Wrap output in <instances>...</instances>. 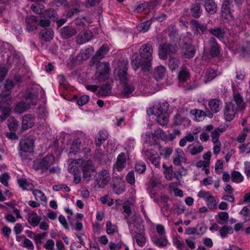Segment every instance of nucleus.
Wrapping results in <instances>:
<instances>
[{
    "label": "nucleus",
    "mask_w": 250,
    "mask_h": 250,
    "mask_svg": "<svg viewBox=\"0 0 250 250\" xmlns=\"http://www.w3.org/2000/svg\"><path fill=\"white\" fill-rule=\"evenodd\" d=\"M50 23V20L42 13L40 16V20L38 22V25L42 27H49Z\"/></svg>",
    "instance_id": "nucleus-38"
},
{
    "label": "nucleus",
    "mask_w": 250,
    "mask_h": 250,
    "mask_svg": "<svg viewBox=\"0 0 250 250\" xmlns=\"http://www.w3.org/2000/svg\"><path fill=\"white\" fill-rule=\"evenodd\" d=\"M133 242H136L139 247H142L145 245L146 242V237L145 236L143 227L139 232L135 233L133 237Z\"/></svg>",
    "instance_id": "nucleus-18"
},
{
    "label": "nucleus",
    "mask_w": 250,
    "mask_h": 250,
    "mask_svg": "<svg viewBox=\"0 0 250 250\" xmlns=\"http://www.w3.org/2000/svg\"><path fill=\"white\" fill-rule=\"evenodd\" d=\"M81 143L78 141H74L70 147V153H75L78 152L80 148Z\"/></svg>",
    "instance_id": "nucleus-57"
},
{
    "label": "nucleus",
    "mask_w": 250,
    "mask_h": 250,
    "mask_svg": "<svg viewBox=\"0 0 250 250\" xmlns=\"http://www.w3.org/2000/svg\"><path fill=\"white\" fill-rule=\"evenodd\" d=\"M166 74V68L162 65L155 68L153 72V77L157 81L161 80L165 76Z\"/></svg>",
    "instance_id": "nucleus-26"
},
{
    "label": "nucleus",
    "mask_w": 250,
    "mask_h": 250,
    "mask_svg": "<svg viewBox=\"0 0 250 250\" xmlns=\"http://www.w3.org/2000/svg\"><path fill=\"white\" fill-rule=\"evenodd\" d=\"M83 178L89 181L92 178L91 173L94 171V167L91 160H88L83 163Z\"/></svg>",
    "instance_id": "nucleus-9"
},
{
    "label": "nucleus",
    "mask_w": 250,
    "mask_h": 250,
    "mask_svg": "<svg viewBox=\"0 0 250 250\" xmlns=\"http://www.w3.org/2000/svg\"><path fill=\"white\" fill-rule=\"evenodd\" d=\"M190 77V73L188 69L183 65L178 73V78L180 82H185Z\"/></svg>",
    "instance_id": "nucleus-27"
},
{
    "label": "nucleus",
    "mask_w": 250,
    "mask_h": 250,
    "mask_svg": "<svg viewBox=\"0 0 250 250\" xmlns=\"http://www.w3.org/2000/svg\"><path fill=\"white\" fill-rule=\"evenodd\" d=\"M99 136L96 139V145L100 147L103 143L108 138V134L106 131H100L99 133Z\"/></svg>",
    "instance_id": "nucleus-32"
},
{
    "label": "nucleus",
    "mask_w": 250,
    "mask_h": 250,
    "mask_svg": "<svg viewBox=\"0 0 250 250\" xmlns=\"http://www.w3.org/2000/svg\"><path fill=\"white\" fill-rule=\"evenodd\" d=\"M93 33L90 30L81 31L77 36L76 39L78 43L82 44L88 42L92 37Z\"/></svg>",
    "instance_id": "nucleus-17"
},
{
    "label": "nucleus",
    "mask_w": 250,
    "mask_h": 250,
    "mask_svg": "<svg viewBox=\"0 0 250 250\" xmlns=\"http://www.w3.org/2000/svg\"><path fill=\"white\" fill-rule=\"evenodd\" d=\"M240 213L242 215L245 222L250 220V212L247 207H243Z\"/></svg>",
    "instance_id": "nucleus-51"
},
{
    "label": "nucleus",
    "mask_w": 250,
    "mask_h": 250,
    "mask_svg": "<svg viewBox=\"0 0 250 250\" xmlns=\"http://www.w3.org/2000/svg\"><path fill=\"white\" fill-rule=\"evenodd\" d=\"M242 97L239 93H234L233 100L226 104L224 109V117L226 121L232 120L238 111L245 108Z\"/></svg>",
    "instance_id": "nucleus-3"
},
{
    "label": "nucleus",
    "mask_w": 250,
    "mask_h": 250,
    "mask_svg": "<svg viewBox=\"0 0 250 250\" xmlns=\"http://www.w3.org/2000/svg\"><path fill=\"white\" fill-rule=\"evenodd\" d=\"M117 227L111 224L110 221H108L106 225V232L108 234H113L117 231Z\"/></svg>",
    "instance_id": "nucleus-48"
},
{
    "label": "nucleus",
    "mask_w": 250,
    "mask_h": 250,
    "mask_svg": "<svg viewBox=\"0 0 250 250\" xmlns=\"http://www.w3.org/2000/svg\"><path fill=\"white\" fill-rule=\"evenodd\" d=\"M216 74L214 70L210 68L207 69L204 76V83H206L208 82L211 81L216 77Z\"/></svg>",
    "instance_id": "nucleus-33"
},
{
    "label": "nucleus",
    "mask_w": 250,
    "mask_h": 250,
    "mask_svg": "<svg viewBox=\"0 0 250 250\" xmlns=\"http://www.w3.org/2000/svg\"><path fill=\"white\" fill-rule=\"evenodd\" d=\"M151 240L153 243L158 247H164L168 243L166 235H158L154 234L151 236Z\"/></svg>",
    "instance_id": "nucleus-15"
},
{
    "label": "nucleus",
    "mask_w": 250,
    "mask_h": 250,
    "mask_svg": "<svg viewBox=\"0 0 250 250\" xmlns=\"http://www.w3.org/2000/svg\"><path fill=\"white\" fill-rule=\"evenodd\" d=\"M179 60L174 57L169 56V60L168 62L169 67L172 70H175L179 66Z\"/></svg>",
    "instance_id": "nucleus-42"
},
{
    "label": "nucleus",
    "mask_w": 250,
    "mask_h": 250,
    "mask_svg": "<svg viewBox=\"0 0 250 250\" xmlns=\"http://www.w3.org/2000/svg\"><path fill=\"white\" fill-rule=\"evenodd\" d=\"M30 107V104H28L24 102H20L15 106L14 111L18 113H22Z\"/></svg>",
    "instance_id": "nucleus-30"
},
{
    "label": "nucleus",
    "mask_w": 250,
    "mask_h": 250,
    "mask_svg": "<svg viewBox=\"0 0 250 250\" xmlns=\"http://www.w3.org/2000/svg\"><path fill=\"white\" fill-rule=\"evenodd\" d=\"M209 53L212 57H216L220 54L219 45L214 38H210L209 40Z\"/></svg>",
    "instance_id": "nucleus-20"
},
{
    "label": "nucleus",
    "mask_w": 250,
    "mask_h": 250,
    "mask_svg": "<svg viewBox=\"0 0 250 250\" xmlns=\"http://www.w3.org/2000/svg\"><path fill=\"white\" fill-rule=\"evenodd\" d=\"M128 62L127 60H123L119 63V70L118 72V76L120 83L124 84L127 81V73Z\"/></svg>",
    "instance_id": "nucleus-8"
},
{
    "label": "nucleus",
    "mask_w": 250,
    "mask_h": 250,
    "mask_svg": "<svg viewBox=\"0 0 250 250\" xmlns=\"http://www.w3.org/2000/svg\"><path fill=\"white\" fill-rule=\"evenodd\" d=\"M182 56L187 59L193 58L195 53V49L190 43H185L181 47Z\"/></svg>",
    "instance_id": "nucleus-13"
},
{
    "label": "nucleus",
    "mask_w": 250,
    "mask_h": 250,
    "mask_svg": "<svg viewBox=\"0 0 250 250\" xmlns=\"http://www.w3.org/2000/svg\"><path fill=\"white\" fill-rule=\"evenodd\" d=\"M164 174L165 176V177L168 180H171L173 177V169L172 168V167H167V168L164 170Z\"/></svg>",
    "instance_id": "nucleus-64"
},
{
    "label": "nucleus",
    "mask_w": 250,
    "mask_h": 250,
    "mask_svg": "<svg viewBox=\"0 0 250 250\" xmlns=\"http://www.w3.org/2000/svg\"><path fill=\"white\" fill-rule=\"evenodd\" d=\"M192 25L194 27V31L195 35H201L207 34L208 32L206 24L202 23L197 21L192 20Z\"/></svg>",
    "instance_id": "nucleus-16"
},
{
    "label": "nucleus",
    "mask_w": 250,
    "mask_h": 250,
    "mask_svg": "<svg viewBox=\"0 0 250 250\" xmlns=\"http://www.w3.org/2000/svg\"><path fill=\"white\" fill-rule=\"evenodd\" d=\"M78 161L82 162V159L74 160L69 165L68 167V170L70 173L74 174L79 171V167L76 165Z\"/></svg>",
    "instance_id": "nucleus-39"
},
{
    "label": "nucleus",
    "mask_w": 250,
    "mask_h": 250,
    "mask_svg": "<svg viewBox=\"0 0 250 250\" xmlns=\"http://www.w3.org/2000/svg\"><path fill=\"white\" fill-rule=\"evenodd\" d=\"M225 130L223 128H216L212 132L211 137H212V141L213 143H215L219 141L218 138L219 137L220 132H223Z\"/></svg>",
    "instance_id": "nucleus-43"
},
{
    "label": "nucleus",
    "mask_w": 250,
    "mask_h": 250,
    "mask_svg": "<svg viewBox=\"0 0 250 250\" xmlns=\"http://www.w3.org/2000/svg\"><path fill=\"white\" fill-rule=\"evenodd\" d=\"M26 29L28 31L36 30L38 27V23L35 17L28 16L26 18Z\"/></svg>",
    "instance_id": "nucleus-23"
},
{
    "label": "nucleus",
    "mask_w": 250,
    "mask_h": 250,
    "mask_svg": "<svg viewBox=\"0 0 250 250\" xmlns=\"http://www.w3.org/2000/svg\"><path fill=\"white\" fill-rule=\"evenodd\" d=\"M55 157L52 155L48 154L45 157L34 161L33 168L35 170L41 169L42 172L46 171L54 164Z\"/></svg>",
    "instance_id": "nucleus-6"
},
{
    "label": "nucleus",
    "mask_w": 250,
    "mask_h": 250,
    "mask_svg": "<svg viewBox=\"0 0 250 250\" xmlns=\"http://www.w3.org/2000/svg\"><path fill=\"white\" fill-rule=\"evenodd\" d=\"M111 71L110 64L107 62H99L97 64L95 78L99 82L108 79Z\"/></svg>",
    "instance_id": "nucleus-5"
},
{
    "label": "nucleus",
    "mask_w": 250,
    "mask_h": 250,
    "mask_svg": "<svg viewBox=\"0 0 250 250\" xmlns=\"http://www.w3.org/2000/svg\"><path fill=\"white\" fill-rule=\"evenodd\" d=\"M157 117V121L159 125L164 126L167 125L168 121V114H161L159 116H156Z\"/></svg>",
    "instance_id": "nucleus-44"
},
{
    "label": "nucleus",
    "mask_w": 250,
    "mask_h": 250,
    "mask_svg": "<svg viewBox=\"0 0 250 250\" xmlns=\"http://www.w3.org/2000/svg\"><path fill=\"white\" fill-rule=\"evenodd\" d=\"M82 2L81 1L77 0H73L71 2L69 7L74 9L77 10L78 12H80L81 10Z\"/></svg>",
    "instance_id": "nucleus-52"
},
{
    "label": "nucleus",
    "mask_w": 250,
    "mask_h": 250,
    "mask_svg": "<svg viewBox=\"0 0 250 250\" xmlns=\"http://www.w3.org/2000/svg\"><path fill=\"white\" fill-rule=\"evenodd\" d=\"M35 119L31 114H25L23 117L21 122V128L22 130H26L32 127L35 124Z\"/></svg>",
    "instance_id": "nucleus-14"
},
{
    "label": "nucleus",
    "mask_w": 250,
    "mask_h": 250,
    "mask_svg": "<svg viewBox=\"0 0 250 250\" xmlns=\"http://www.w3.org/2000/svg\"><path fill=\"white\" fill-rule=\"evenodd\" d=\"M8 126L10 129L16 130L18 126V122L14 118H10L8 120Z\"/></svg>",
    "instance_id": "nucleus-55"
},
{
    "label": "nucleus",
    "mask_w": 250,
    "mask_h": 250,
    "mask_svg": "<svg viewBox=\"0 0 250 250\" xmlns=\"http://www.w3.org/2000/svg\"><path fill=\"white\" fill-rule=\"evenodd\" d=\"M39 37L46 42L50 41L54 37V31L51 28H45L39 33Z\"/></svg>",
    "instance_id": "nucleus-24"
},
{
    "label": "nucleus",
    "mask_w": 250,
    "mask_h": 250,
    "mask_svg": "<svg viewBox=\"0 0 250 250\" xmlns=\"http://www.w3.org/2000/svg\"><path fill=\"white\" fill-rule=\"evenodd\" d=\"M150 25H151V23H150V21H146L140 24L137 26V28H138V29L140 31L146 32V31H147L148 30V29L150 27Z\"/></svg>",
    "instance_id": "nucleus-53"
},
{
    "label": "nucleus",
    "mask_w": 250,
    "mask_h": 250,
    "mask_svg": "<svg viewBox=\"0 0 250 250\" xmlns=\"http://www.w3.org/2000/svg\"><path fill=\"white\" fill-rule=\"evenodd\" d=\"M9 176L7 173H4L0 175V182L5 186H8V180L9 179Z\"/></svg>",
    "instance_id": "nucleus-62"
},
{
    "label": "nucleus",
    "mask_w": 250,
    "mask_h": 250,
    "mask_svg": "<svg viewBox=\"0 0 250 250\" xmlns=\"http://www.w3.org/2000/svg\"><path fill=\"white\" fill-rule=\"evenodd\" d=\"M190 13L193 17L195 18H199L202 13V8L201 3L200 2H195L190 6Z\"/></svg>",
    "instance_id": "nucleus-25"
},
{
    "label": "nucleus",
    "mask_w": 250,
    "mask_h": 250,
    "mask_svg": "<svg viewBox=\"0 0 250 250\" xmlns=\"http://www.w3.org/2000/svg\"><path fill=\"white\" fill-rule=\"evenodd\" d=\"M136 172L139 174L144 173L146 170V167L144 163H137L135 167Z\"/></svg>",
    "instance_id": "nucleus-56"
},
{
    "label": "nucleus",
    "mask_w": 250,
    "mask_h": 250,
    "mask_svg": "<svg viewBox=\"0 0 250 250\" xmlns=\"http://www.w3.org/2000/svg\"><path fill=\"white\" fill-rule=\"evenodd\" d=\"M77 29L70 26H66L62 28L60 33L63 39H69L77 34Z\"/></svg>",
    "instance_id": "nucleus-19"
},
{
    "label": "nucleus",
    "mask_w": 250,
    "mask_h": 250,
    "mask_svg": "<svg viewBox=\"0 0 250 250\" xmlns=\"http://www.w3.org/2000/svg\"><path fill=\"white\" fill-rule=\"evenodd\" d=\"M29 223L33 227L38 226L41 221V217L36 212H31L28 214Z\"/></svg>",
    "instance_id": "nucleus-29"
},
{
    "label": "nucleus",
    "mask_w": 250,
    "mask_h": 250,
    "mask_svg": "<svg viewBox=\"0 0 250 250\" xmlns=\"http://www.w3.org/2000/svg\"><path fill=\"white\" fill-rule=\"evenodd\" d=\"M18 183L21 188H25L26 187H33V185L29 181L24 178L18 179Z\"/></svg>",
    "instance_id": "nucleus-58"
},
{
    "label": "nucleus",
    "mask_w": 250,
    "mask_h": 250,
    "mask_svg": "<svg viewBox=\"0 0 250 250\" xmlns=\"http://www.w3.org/2000/svg\"><path fill=\"white\" fill-rule=\"evenodd\" d=\"M229 218V214L226 212H220L217 216H215V219L218 223L221 225H223L226 223Z\"/></svg>",
    "instance_id": "nucleus-35"
},
{
    "label": "nucleus",
    "mask_w": 250,
    "mask_h": 250,
    "mask_svg": "<svg viewBox=\"0 0 250 250\" xmlns=\"http://www.w3.org/2000/svg\"><path fill=\"white\" fill-rule=\"evenodd\" d=\"M126 165V158L124 153H121L118 156L113 168L118 171H121Z\"/></svg>",
    "instance_id": "nucleus-21"
},
{
    "label": "nucleus",
    "mask_w": 250,
    "mask_h": 250,
    "mask_svg": "<svg viewBox=\"0 0 250 250\" xmlns=\"http://www.w3.org/2000/svg\"><path fill=\"white\" fill-rule=\"evenodd\" d=\"M233 0H224L222 4V15L226 19H231L232 16L231 10L233 5Z\"/></svg>",
    "instance_id": "nucleus-10"
},
{
    "label": "nucleus",
    "mask_w": 250,
    "mask_h": 250,
    "mask_svg": "<svg viewBox=\"0 0 250 250\" xmlns=\"http://www.w3.org/2000/svg\"><path fill=\"white\" fill-rule=\"evenodd\" d=\"M124 84L122 94L124 96L128 97L134 91L135 87L132 84L127 83Z\"/></svg>",
    "instance_id": "nucleus-36"
},
{
    "label": "nucleus",
    "mask_w": 250,
    "mask_h": 250,
    "mask_svg": "<svg viewBox=\"0 0 250 250\" xmlns=\"http://www.w3.org/2000/svg\"><path fill=\"white\" fill-rule=\"evenodd\" d=\"M35 141L29 137H24L20 140L19 146V154L22 160L25 159L24 153H31L34 148Z\"/></svg>",
    "instance_id": "nucleus-4"
},
{
    "label": "nucleus",
    "mask_w": 250,
    "mask_h": 250,
    "mask_svg": "<svg viewBox=\"0 0 250 250\" xmlns=\"http://www.w3.org/2000/svg\"><path fill=\"white\" fill-rule=\"evenodd\" d=\"M153 48L151 44L146 43L141 46L139 50L140 56L134 54L132 56L131 64L135 70L140 66H143V69H148L151 65L152 60Z\"/></svg>",
    "instance_id": "nucleus-2"
},
{
    "label": "nucleus",
    "mask_w": 250,
    "mask_h": 250,
    "mask_svg": "<svg viewBox=\"0 0 250 250\" xmlns=\"http://www.w3.org/2000/svg\"><path fill=\"white\" fill-rule=\"evenodd\" d=\"M207 205L209 208H214L217 204V202L214 197L212 195L207 200Z\"/></svg>",
    "instance_id": "nucleus-63"
},
{
    "label": "nucleus",
    "mask_w": 250,
    "mask_h": 250,
    "mask_svg": "<svg viewBox=\"0 0 250 250\" xmlns=\"http://www.w3.org/2000/svg\"><path fill=\"white\" fill-rule=\"evenodd\" d=\"M111 87L109 84L106 83L102 86L99 90V94L102 96H106L110 94Z\"/></svg>",
    "instance_id": "nucleus-37"
},
{
    "label": "nucleus",
    "mask_w": 250,
    "mask_h": 250,
    "mask_svg": "<svg viewBox=\"0 0 250 250\" xmlns=\"http://www.w3.org/2000/svg\"><path fill=\"white\" fill-rule=\"evenodd\" d=\"M109 50L108 46L107 44H103L99 50L96 53L97 56H99L100 59H102L106 54Z\"/></svg>",
    "instance_id": "nucleus-46"
},
{
    "label": "nucleus",
    "mask_w": 250,
    "mask_h": 250,
    "mask_svg": "<svg viewBox=\"0 0 250 250\" xmlns=\"http://www.w3.org/2000/svg\"><path fill=\"white\" fill-rule=\"evenodd\" d=\"M33 194H34L35 199L37 201H46V198L44 193L41 190L35 189L33 190Z\"/></svg>",
    "instance_id": "nucleus-45"
},
{
    "label": "nucleus",
    "mask_w": 250,
    "mask_h": 250,
    "mask_svg": "<svg viewBox=\"0 0 250 250\" xmlns=\"http://www.w3.org/2000/svg\"><path fill=\"white\" fill-rule=\"evenodd\" d=\"M221 104L222 102L217 99H213L208 103L210 110L215 113L218 112L220 110Z\"/></svg>",
    "instance_id": "nucleus-28"
},
{
    "label": "nucleus",
    "mask_w": 250,
    "mask_h": 250,
    "mask_svg": "<svg viewBox=\"0 0 250 250\" xmlns=\"http://www.w3.org/2000/svg\"><path fill=\"white\" fill-rule=\"evenodd\" d=\"M146 158L153 164L156 167L159 166L160 157L157 152L152 149H147L145 152Z\"/></svg>",
    "instance_id": "nucleus-12"
},
{
    "label": "nucleus",
    "mask_w": 250,
    "mask_h": 250,
    "mask_svg": "<svg viewBox=\"0 0 250 250\" xmlns=\"http://www.w3.org/2000/svg\"><path fill=\"white\" fill-rule=\"evenodd\" d=\"M99 178L96 180L99 188H103L110 181L109 172L106 169H103L99 172Z\"/></svg>",
    "instance_id": "nucleus-11"
},
{
    "label": "nucleus",
    "mask_w": 250,
    "mask_h": 250,
    "mask_svg": "<svg viewBox=\"0 0 250 250\" xmlns=\"http://www.w3.org/2000/svg\"><path fill=\"white\" fill-rule=\"evenodd\" d=\"M43 13L49 20H52L53 21H57L59 19V15L57 11L53 8H50L47 9Z\"/></svg>",
    "instance_id": "nucleus-31"
},
{
    "label": "nucleus",
    "mask_w": 250,
    "mask_h": 250,
    "mask_svg": "<svg viewBox=\"0 0 250 250\" xmlns=\"http://www.w3.org/2000/svg\"><path fill=\"white\" fill-rule=\"evenodd\" d=\"M208 32L219 39H223L225 35V32L220 28H210Z\"/></svg>",
    "instance_id": "nucleus-34"
},
{
    "label": "nucleus",
    "mask_w": 250,
    "mask_h": 250,
    "mask_svg": "<svg viewBox=\"0 0 250 250\" xmlns=\"http://www.w3.org/2000/svg\"><path fill=\"white\" fill-rule=\"evenodd\" d=\"M123 246L124 244L122 242L116 244L113 242H110L108 245L110 250H119Z\"/></svg>",
    "instance_id": "nucleus-60"
},
{
    "label": "nucleus",
    "mask_w": 250,
    "mask_h": 250,
    "mask_svg": "<svg viewBox=\"0 0 250 250\" xmlns=\"http://www.w3.org/2000/svg\"><path fill=\"white\" fill-rule=\"evenodd\" d=\"M37 95L35 93L29 92L26 94L25 99L29 102L28 104L31 105H36L37 104Z\"/></svg>",
    "instance_id": "nucleus-40"
},
{
    "label": "nucleus",
    "mask_w": 250,
    "mask_h": 250,
    "mask_svg": "<svg viewBox=\"0 0 250 250\" xmlns=\"http://www.w3.org/2000/svg\"><path fill=\"white\" fill-rule=\"evenodd\" d=\"M41 6H42L43 5H41L38 3H35L32 4L31 9L34 13L41 15L43 12L41 9Z\"/></svg>",
    "instance_id": "nucleus-59"
},
{
    "label": "nucleus",
    "mask_w": 250,
    "mask_h": 250,
    "mask_svg": "<svg viewBox=\"0 0 250 250\" xmlns=\"http://www.w3.org/2000/svg\"><path fill=\"white\" fill-rule=\"evenodd\" d=\"M89 100V97L88 95H83L77 100V104L80 106H82L86 104Z\"/></svg>",
    "instance_id": "nucleus-61"
},
{
    "label": "nucleus",
    "mask_w": 250,
    "mask_h": 250,
    "mask_svg": "<svg viewBox=\"0 0 250 250\" xmlns=\"http://www.w3.org/2000/svg\"><path fill=\"white\" fill-rule=\"evenodd\" d=\"M149 186L150 188L160 187L161 186V181L159 179L153 177L150 179Z\"/></svg>",
    "instance_id": "nucleus-54"
},
{
    "label": "nucleus",
    "mask_w": 250,
    "mask_h": 250,
    "mask_svg": "<svg viewBox=\"0 0 250 250\" xmlns=\"http://www.w3.org/2000/svg\"><path fill=\"white\" fill-rule=\"evenodd\" d=\"M203 147L201 146L198 147H195L193 146L192 145H190L187 148V149L192 155H195L201 152L203 150Z\"/></svg>",
    "instance_id": "nucleus-47"
},
{
    "label": "nucleus",
    "mask_w": 250,
    "mask_h": 250,
    "mask_svg": "<svg viewBox=\"0 0 250 250\" xmlns=\"http://www.w3.org/2000/svg\"><path fill=\"white\" fill-rule=\"evenodd\" d=\"M243 176L237 171H233L231 173V179L232 182L239 183L243 181Z\"/></svg>",
    "instance_id": "nucleus-41"
},
{
    "label": "nucleus",
    "mask_w": 250,
    "mask_h": 250,
    "mask_svg": "<svg viewBox=\"0 0 250 250\" xmlns=\"http://www.w3.org/2000/svg\"><path fill=\"white\" fill-rule=\"evenodd\" d=\"M93 52L94 49L93 47H89L84 50H82L81 52L82 59L83 60L87 59Z\"/></svg>",
    "instance_id": "nucleus-50"
},
{
    "label": "nucleus",
    "mask_w": 250,
    "mask_h": 250,
    "mask_svg": "<svg viewBox=\"0 0 250 250\" xmlns=\"http://www.w3.org/2000/svg\"><path fill=\"white\" fill-rule=\"evenodd\" d=\"M233 232V229L231 227L224 226L220 230V234L222 237H226L227 235L229 233L231 234Z\"/></svg>",
    "instance_id": "nucleus-49"
},
{
    "label": "nucleus",
    "mask_w": 250,
    "mask_h": 250,
    "mask_svg": "<svg viewBox=\"0 0 250 250\" xmlns=\"http://www.w3.org/2000/svg\"><path fill=\"white\" fill-rule=\"evenodd\" d=\"M19 83V78L17 77L13 79H7L3 85L2 91L0 95V109L2 110L0 122L5 120L10 114L11 110L9 105L12 104L10 91Z\"/></svg>",
    "instance_id": "nucleus-1"
},
{
    "label": "nucleus",
    "mask_w": 250,
    "mask_h": 250,
    "mask_svg": "<svg viewBox=\"0 0 250 250\" xmlns=\"http://www.w3.org/2000/svg\"><path fill=\"white\" fill-rule=\"evenodd\" d=\"M178 50L177 45L172 44L164 43L159 46V56L161 59L166 60L168 54H175Z\"/></svg>",
    "instance_id": "nucleus-7"
},
{
    "label": "nucleus",
    "mask_w": 250,
    "mask_h": 250,
    "mask_svg": "<svg viewBox=\"0 0 250 250\" xmlns=\"http://www.w3.org/2000/svg\"><path fill=\"white\" fill-rule=\"evenodd\" d=\"M204 7L206 11L210 15L216 13L217 11V4L213 0H205Z\"/></svg>",
    "instance_id": "nucleus-22"
}]
</instances>
